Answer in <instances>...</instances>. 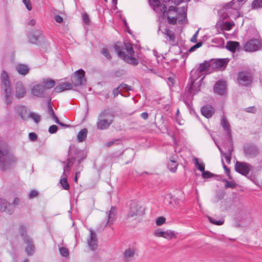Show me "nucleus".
I'll return each instance as SVG.
<instances>
[{
	"instance_id": "obj_1",
	"label": "nucleus",
	"mask_w": 262,
	"mask_h": 262,
	"mask_svg": "<svg viewBox=\"0 0 262 262\" xmlns=\"http://www.w3.org/2000/svg\"><path fill=\"white\" fill-rule=\"evenodd\" d=\"M201 73L196 69H193L190 72V77L185 88L186 93L183 96V102L189 109L192 107L193 96L201 90L202 82L204 79V77L200 78Z\"/></svg>"
},
{
	"instance_id": "obj_2",
	"label": "nucleus",
	"mask_w": 262,
	"mask_h": 262,
	"mask_svg": "<svg viewBox=\"0 0 262 262\" xmlns=\"http://www.w3.org/2000/svg\"><path fill=\"white\" fill-rule=\"evenodd\" d=\"M17 162V159L12 154H10L8 145L0 141V166L5 169L14 166Z\"/></svg>"
},
{
	"instance_id": "obj_3",
	"label": "nucleus",
	"mask_w": 262,
	"mask_h": 262,
	"mask_svg": "<svg viewBox=\"0 0 262 262\" xmlns=\"http://www.w3.org/2000/svg\"><path fill=\"white\" fill-rule=\"evenodd\" d=\"M114 115L110 109L102 110L99 114L96 122L97 128L99 130H105L110 127L113 122Z\"/></svg>"
},
{
	"instance_id": "obj_4",
	"label": "nucleus",
	"mask_w": 262,
	"mask_h": 262,
	"mask_svg": "<svg viewBox=\"0 0 262 262\" xmlns=\"http://www.w3.org/2000/svg\"><path fill=\"white\" fill-rule=\"evenodd\" d=\"M246 0H232L228 3L226 4L223 8L219 11L220 14H222L223 18L225 19L232 16L234 12H237L239 8L245 2Z\"/></svg>"
},
{
	"instance_id": "obj_5",
	"label": "nucleus",
	"mask_w": 262,
	"mask_h": 262,
	"mask_svg": "<svg viewBox=\"0 0 262 262\" xmlns=\"http://www.w3.org/2000/svg\"><path fill=\"white\" fill-rule=\"evenodd\" d=\"M2 79V89L5 92V101L7 105H9L12 102V92L10 86V82L9 80V77L7 73L3 71L1 74Z\"/></svg>"
},
{
	"instance_id": "obj_6",
	"label": "nucleus",
	"mask_w": 262,
	"mask_h": 262,
	"mask_svg": "<svg viewBox=\"0 0 262 262\" xmlns=\"http://www.w3.org/2000/svg\"><path fill=\"white\" fill-rule=\"evenodd\" d=\"M86 158V154L83 150L76 149L74 156L69 158L67 163L63 169V175L68 171H70L71 167L75 162L81 163Z\"/></svg>"
},
{
	"instance_id": "obj_7",
	"label": "nucleus",
	"mask_w": 262,
	"mask_h": 262,
	"mask_svg": "<svg viewBox=\"0 0 262 262\" xmlns=\"http://www.w3.org/2000/svg\"><path fill=\"white\" fill-rule=\"evenodd\" d=\"M253 78V74L249 70H245L239 72L237 80L239 85L248 86L251 84Z\"/></svg>"
},
{
	"instance_id": "obj_8",
	"label": "nucleus",
	"mask_w": 262,
	"mask_h": 262,
	"mask_svg": "<svg viewBox=\"0 0 262 262\" xmlns=\"http://www.w3.org/2000/svg\"><path fill=\"white\" fill-rule=\"evenodd\" d=\"M19 232L25 242L27 245L25 249L26 252L28 255H31L34 251L32 239L26 235V229L24 226L20 225L19 226Z\"/></svg>"
},
{
	"instance_id": "obj_9",
	"label": "nucleus",
	"mask_w": 262,
	"mask_h": 262,
	"mask_svg": "<svg viewBox=\"0 0 262 262\" xmlns=\"http://www.w3.org/2000/svg\"><path fill=\"white\" fill-rule=\"evenodd\" d=\"M114 49L119 57L126 62L133 66H137L138 64V61L136 58L133 57L132 56H128L125 54L124 52H122V47L120 46L115 45Z\"/></svg>"
},
{
	"instance_id": "obj_10",
	"label": "nucleus",
	"mask_w": 262,
	"mask_h": 262,
	"mask_svg": "<svg viewBox=\"0 0 262 262\" xmlns=\"http://www.w3.org/2000/svg\"><path fill=\"white\" fill-rule=\"evenodd\" d=\"M262 47V41L259 39L252 38L247 41L244 46V50L246 52H253L260 50Z\"/></svg>"
},
{
	"instance_id": "obj_11",
	"label": "nucleus",
	"mask_w": 262,
	"mask_h": 262,
	"mask_svg": "<svg viewBox=\"0 0 262 262\" xmlns=\"http://www.w3.org/2000/svg\"><path fill=\"white\" fill-rule=\"evenodd\" d=\"M84 75L85 72L81 69L75 72L74 79L72 80V84L74 86H79L85 84L86 80Z\"/></svg>"
},
{
	"instance_id": "obj_12",
	"label": "nucleus",
	"mask_w": 262,
	"mask_h": 262,
	"mask_svg": "<svg viewBox=\"0 0 262 262\" xmlns=\"http://www.w3.org/2000/svg\"><path fill=\"white\" fill-rule=\"evenodd\" d=\"M251 168L252 166L246 162L236 161L235 165V171L245 176L249 174Z\"/></svg>"
},
{
	"instance_id": "obj_13",
	"label": "nucleus",
	"mask_w": 262,
	"mask_h": 262,
	"mask_svg": "<svg viewBox=\"0 0 262 262\" xmlns=\"http://www.w3.org/2000/svg\"><path fill=\"white\" fill-rule=\"evenodd\" d=\"M148 2L150 6L157 13L163 16L165 15L167 12V7L165 5L161 4L159 0H148Z\"/></svg>"
},
{
	"instance_id": "obj_14",
	"label": "nucleus",
	"mask_w": 262,
	"mask_h": 262,
	"mask_svg": "<svg viewBox=\"0 0 262 262\" xmlns=\"http://www.w3.org/2000/svg\"><path fill=\"white\" fill-rule=\"evenodd\" d=\"M1 210L9 214H11L14 211V206L7 202L5 199H0Z\"/></svg>"
},
{
	"instance_id": "obj_15",
	"label": "nucleus",
	"mask_w": 262,
	"mask_h": 262,
	"mask_svg": "<svg viewBox=\"0 0 262 262\" xmlns=\"http://www.w3.org/2000/svg\"><path fill=\"white\" fill-rule=\"evenodd\" d=\"M244 149L245 156L248 158H254L259 153L257 147L253 145H247L245 146Z\"/></svg>"
},
{
	"instance_id": "obj_16",
	"label": "nucleus",
	"mask_w": 262,
	"mask_h": 262,
	"mask_svg": "<svg viewBox=\"0 0 262 262\" xmlns=\"http://www.w3.org/2000/svg\"><path fill=\"white\" fill-rule=\"evenodd\" d=\"M210 62L211 69L214 70L225 68L228 63V61L225 58L211 60Z\"/></svg>"
},
{
	"instance_id": "obj_17",
	"label": "nucleus",
	"mask_w": 262,
	"mask_h": 262,
	"mask_svg": "<svg viewBox=\"0 0 262 262\" xmlns=\"http://www.w3.org/2000/svg\"><path fill=\"white\" fill-rule=\"evenodd\" d=\"M46 88L42 84H37L33 86L32 90V94L34 96L43 98L45 97Z\"/></svg>"
},
{
	"instance_id": "obj_18",
	"label": "nucleus",
	"mask_w": 262,
	"mask_h": 262,
	"mask_svg": "<svg viewBox=\"0 0 262 262\" xmlns=\"http://www.w3.org/2000/svg\"><path fill=\"white\" fill-rule=\"evenodd\" d=\"M213 90L214 93L218 95H224L226 91V85L225 82L223 80H219L216 81L214 86Z\"/></svg>"
},
{
	"instance_id": "obj_19",
	"label": "nucleus",
	"mask_w": 262,
	"mask_h": 262,
	"mask_svg": "<svg viewBox=\"0 0 262 262\" xmlns=\"http://www.w3.org/2000/svg\"><path fill=\"white\" fill-rule=\"evenodd\" d=\"M43 37L41 32L39 30H36L29 33L28 35V39L29 42L36 44L39 39L43 38Z\"/></svg>"
},
{
	"instance_id": "obj_20",
	"label": "nucleus",
	"mask_w": 262,
	"mask_h": 262,
	"mask_svg": "<svg viewBox=\"0 0 262 262\" xmlns=\"http://www.w3.org/2000/svg\"><path fill=\"white\" fill-rule=\"evenodd\" d=\"M90 236L88 239V244L89 247L93 251L96 250L97 248V238L96 234L91 229H90Z\"/></svg>"
},
{
	"instance_id": "obj_21",
	"label": "nucleus",
	"mask_w": 262,
	"mask_h": 262,
	"mask_svg": "<svg viewBox=\"0 0 262 262\" xmlns=\"http://www.w3.org/2000/svg\"><path fill=\"white\" fill-rule=\"evenodd\" d=\"M154 234L156 236L162 237L166 239H171L176 236L174 231L171 230L163 231L159 230H157L154 232Z\"/></svg>"
},
{
	"instance_id": "obj_22",
	"label": "nucleus",
	"mask_w": 262,
	"mask_h": 262,
	"mask_svg": "<svg viewBox=\"0 0 262 262\" xmlns=\"http://www.w3.org/2000/svg\"><path fill=\"white\" fill-rule=\"evenodd\" d=\"M221 125L223 128L224 130L226 132L228 138L229 139H231L232 135L230 125L226 117L224 115H223L222 117L221 120Z\"/></svg>"
},
{
	"instance_id": "obj_23",
	"label": "nucleus",
	"mask_w": 262,
	"mask_h": 262,
	"mask_svg": "<svg viewBox=\"0 0 262 262\" xmlns=\"http://www.w3.org/2000/svg\"><path fill=\"white\" fill-rule=\"evenodd\" d=\"M51 99H50L48 101V110L49 114L52 117V118L54 120L55 123H57L58 124H59L62 126L67 127L68 126L67 125L64 124L63 123L60 122L58 118L55 114L53 109L52 108V105H51Z\"/></svg>"
},
{
	"instance_id": "obj_24",
	"label": "nucleus",
	"mask_w": 262,
	"mask_h": 262,
	"mask_svg": "<svg viewBox=\"0 0 262 262\" xmlns=\"http://www.w3.org/2000/svg\"><path fill=\"white\" fill-rule=\"evenodd\" d=\"M201 114L207 118H211L214 114V109L210 105H206L201 109Z\"/></svg>"
},
{
	"instance_id": "obj_25",
	"label": "nucleus",
	"mask_w": 262,
	"mask_h": 262,
	"mask_svg": "<svg viewBox=\"0 0 262 262\" xmlns=\"http://www.w3.org/2000/svg\"><path fill=\"white\" fill-rule=\"evenodd\" d=\"M117 211V208L115 207H111V210L107 213L106 226H111L113 224L116 219Z\"/></svg>"
},
{
	"instance_id": "obj_26",
	"label": "nucleus",
	"mask_w": 262,
	"mask_h": 262,
	"mask_svg": "<svg viewBox=\"0 0 262 262\" xmlns=\"http://www.w3.org/2000/svg\"><path fill=\"white\" fill-rule=\"evenodd\" d=\"M73 86L72 83L64 82L56 86L54 91L56 93H61L65 91L72 90Z\"/></svg>"
},
{
	"instance_id": "obj_27",
	"label": "nucleus",
	"mask_w": 262,
	"mask_h": 262,
	"mask_svg": "<svg viewBox=\"0 0 262 262\" xmlns=\"http://www.w3.org/2000/svg\"><path fill=\"white\" fill-rule=\"evenodd\" d=\"M163 33L166 35L168 38V41L170 45L172 46H176L177 44V41L176 40V36L174 32L169 30L168 28H166Z\"/></svg>"
},
{
	"instance_id": "obj_28",
	"label": "nucleus",
	"mask_w": 262,
	"mask_h": 262,
	"mask_svg": "<svg viewBox=\"0 0 262 262\" xmlns=\"http://www.w3.org/2000/svg\"><path fill=\"white\" fill-rule=\"evenodd\" d=\"M136 253L134 248H128L126 249L123 253L124 259L126 262L129 261L133 259Z\"/></svg>"
},
{
	"instance_id": "obj_29",
	"label": "nucleus",
	"mask_w": 262,
	"mask_h": 262,
	"mask_svg": "<svg viewBox=\"0 0 262 262\" xmlns=\"http://www.w3.org/2000/svg\"><path fill=\"white\" fill-rule=\"evenodd\" d=\"M26 94V89L21 83H17L16 85L15 96L17 98L24 97Z\"/></svg>"
},
{
	"instance_id": "obj_30",
	"label": "nucleus",
	"mask_w": 262,
	"mask_h": 262,
	"mask_svg": "<svg viewBox=\"0 0 262 262\" xmlns=\"http://www.w3.org/2000/svg\"><path fill=\"white\" fill-rule=\"evenodd\" d=\"M186 9L185 7L181 8V11L176 15L177 20L180 24H183L186 19Z\"/></svg>"
},
{
	"instance_id": "obj_31",
	"label": "nucleus",
	"mask_w": 262,
	"mask_h": 262,
	"mask_svg": "<svg viewBox=\"0 0 262 262\" xmlns=\"http://www.w3.org/2000/svg\"><path fill=\"white\" fill-rule=\"evenodd\" d=\"M16 71L20 75H26L29 71V68L27 65L20 63L16 66Z\"/></svg>"
},
{
	"instance_id": "obj_32",
	"label": "nucleus",
	"mask_w": 262,
	"mask_h": 262,
	"mask_svg": "<svg viewBox=\"0 0 262 262\" xmlns=\"http://www.w3.org/2000/svg\"><path fill=\"white\" fill-rule=\"evenodd\" d=\"M213 140H214L215 143L216 144V145H217V146L218 147V148L221 152V155H223L224 156L225 160H226V162L228 163V164H230V162H231V155H232V151L233 150V148H231V149H229L228 150V152L227 154H225V153H224L222 149H221V148L217 145V143L216 142H215L214 139L212 137Z\"/></svg>"
},
{
	"instance_id": "obj_33",
	"label": "nucleus",
	"mask_w": 262,
	"mask_h": 262,
	"mask_svg": "<svg viewBox=\"0 0 262 262\" xmlns=\"http://www.w3.org/2000/svg\"><path fill=\"white\" fill-rule=\"evenodd\" d=\"M139 207L135 204H132L130 205V210L127 214V218L134 217L138 214Z\"/></svg>"
},
{
	"instance_id": "obj_34",
	"label": "nucleus",
	"mask_w": 262,
	"mask_h": 262,
	"mask_svg": "<svg viewBox=\"0 0 262 262\" xmlns=\"http://www.w3.org/2000/svg\"><path fill=\"white\" fill-rule=\"evenodd\" d=\"M16 110L22 119L24 120H27L29 119V115H27V108L26 106H19L17 107Z\"/></svg>"
},
{
	"instance_id": "obj_35",
	"label": "nucleus",
	"mask_w": 262,
	"mask_h": 262,
	"mask_svg": "<svg viewBox=\"0 0 262 262\" xmlns=\"http://www.w3.org/2000/svg\"><path fill=\"white\" fill-rule=\"evenodd\" d=\"M117 45L122 47V50H125L126 51V52L127 53V55H134L135 52L133 48L132 45L130 43H124L123 46L120 43ZM122 52L123 51H122Z\"/></svg>"
},
{
	"instance_id": "obj_36",
	"label": "nucleus",
	"mask_w": 262,
	"mask_h": 262,
	"mask_svg": "<svg viewBox=\"0 0 262 262\" xmlns=\"http://www.w3.org/2000/svg\"><path fill=\"white\" fill-rule=\"evenodd\" d=\"M239 44L236 41H228L226 45V49L231 52H235L236 49L239 47Z\"/></svg>"
},
{
	"instance_id": "obj_37",
	"label": "nucleus",
	"mask_w": 262,
	"mask_h": 262,
	"mask_svg": "<svg viewBox=\"0 0 262 262\" xmlns=\"http://www.w3.org/2000/svg\"><path fill=\"white\" fill-rule=\"evenodd\" d=\"M88 130L86 128L81 129L77 135V140L79 142L83 141L87 136Z\"/></svg>"
},
{
	"instance_id": "obj_38",
	"label": "nucleus",
	"mask_w": 262,
	"mask_h": 262,
	"mask_svg": "<svg viewBox=\"0 0 262 262\" xmlns=\"http://www.w3.org/2000/svg\"><path fill=\"white\" fill-rule=\"evenodd\" d=\"M210 63V61H205L203 63H200L198 68L196 69V70H199V71L201 73L204 72L207 70H209V69H211Z\"/></svg>"
},
{
	"instance_id": "obj_39",
	"label": "nucleus",
	"mask_w": 262,
	"mask_h": 262,
	"mask_svg": "<svg viewBox=\"0 0 262 262\" xmlns=\"http://www.w3.org/2000/svg\"><path fill=\"white\" fill-rule=\"evenodd\" d=\"M178 165V164L177 161L173 160H170L168 163L167 167L170 171L174 172L177 171Z\"/></svg>"
},
{
	"instance_id": "obj_40",
	"label": "nucleus",
	"mask_w": 262,
	"mask_h": 262,
	"mask_svg": "<svg viewBox=\"0 0 262 262\" xmlns=\"http://www.w3.org/2000/svg\"><path fill=\"white\" fill-rule=\"evenodd\" d=\"M43 83L46 88L50 89L54 87L55 85V82L52 79H45L43 81Z\"/></svg>"
},
{
	"instance_id": "obj_41",
	"label": "nucleus",
	"mask_w": 262,
	"mask_h": 262,
	"mask_svg": "<svg viewBox=\"0 0 262 262\" xmlns=\"http://www.w3.org/2000/svg\"><path fill=\"white\" fill-rule=\"evenodd\" d=\"M223 181L225 182V187L226 188H230L233 189L235 188L236 187V184L234 181H229L227 179H225L223 180Z\"/></svg>"
},
{
	"instance_id": "obj_42",
	"label": "nucleus",
	"mask_w": 262,
	"mask_h": 262,
	"mask_svg": "<svg viewBox=\"0 0 262 262\" xmlns=\"http://www.w3.org/2000/svg\"><path fill=\"white\" fill-rule=\"evenodd\" d=\"M60 183L63 189L67 190L69 189L70 186L67 178H63L61 179L60 180Z\"/></svg>"
},
{
	"instance_id": "obj_43",
	"label": "nucleus",
	"mask_w": 262,
	"mask_h": 262,
	"mask_svg": "<svg viewBox=\"0 0 262 262\" xmlns=\"http://www.w3.org/2000/svg\"><path fill=\"white\" fill-rule=\"evenodd\" d=\"M28 117L29 118H31L36 123H38L40 120V116L34 113H30Z\"/></svg>"
},
{
	"instance_id": "obj_44",
	"label": "nucleus",
	"mask_w": 262,
	"mask_h": 262,
	"mask_svg": "<svg viewBox=\"0 0 262 262\" xmlns=\"http://www.w3.org/2000/svg\"><path fill=\"white\" fill-rule=\"evenodd\" d=\"M252 9H258L262 8V0H254L252 3Z\"/></svg>"
},
{
	"instance_id": "obj_45",
	"label": "nucleus",
	"mask_w": 262,
	"mask_h": 262,
	"mask_svg": "<svg viewBox=\"0 0 262 262\" xmlns=\"http://www.w3.org/2000/svg\"><path fill=\"white\" fill-rule=\"evenodd\" d=\"M195 165L198 168V169L200 170L202 172L205 170V164L202 163H200L198 161V159L195 158Z\"/></svg>"
},
{
	"instance_id": "obj_46",
	"label": "nucleus",
	"mask_w": 262,
	"mask_h": 262,
	"mask_svg": "<svg viewBox=\"0 0 262 262\" xmlns=\"http://www.w3.org/2000/svg\"><path fill=\"white\" fill-rule=\"evenodd\" d=\"M234 25V24L231 23L230 22L226 21L223 24V29L229 31L231 29L232 27Z\"/></svg>"
},
{
	"instance_id": "obj_47",
	"label": "nucleus",
	"mask_w": 262,
	"mask_h": 262,
	"mask_svg": "<svg viewBox=\"0 0 262 262\" xmlns=\"http://www.w3.org/2000/svg\"><path fill=\"white\" fill-rule=\"evenodd\" d=\"M101 53L104 56H105L107 59H111L112 57L108 51V50L105 48H103L101 50Z\"/></svg>"
},
{
	"instance_id": "obj_48",
	"label": "nucleus",
	"mask_w": 262,
	"mask_h": 262,
	"mask_svg": "<svg viewBox=\"0 0 262 262\" xmlns=\"http://www.w3.org/2000/svg\"><path fill=\"white\" fill-rule=\"evenodd\" d=\"M59 252L60 254L64 257H67L69 256V250H68V249L64 247L60 248Z\"/></svg>"
},
{
	"instance_id": "obj_49",
	"label": "nucleus",
	"mask_w": 262,
	"mask_h": 262,
	"mask_svg": "<svg viewBox=\"0 0 262 262\" xmlns=\"http://www.w3.org/2000/svg\"><path fill=\"white\" fill-rule=\"evenodd\" d=\"M202 177L204 179H209L214 176V174L209 171L204 170L202 172Z\"/></svg>"
},
{
	"instance_id": "obj_50",
	"label": "nucleus",
	"mask_w": 262,
	"mask_h": 262,
	"mask_svg": "<svg viewBox=\"0 0 262 262\" xmlns=\"http://www.w3.org/2000/svg\"><path fill=\"white\" fill-rule=\"evenodd\" d=\"M222 165H223V168L224 169V170H225V172L226 173L227 176L228 177L229 179H231L232 178L230 175V169L228 168L227 167V166L225 164L223 159L222 160Z\"/></svg>"
},
{
	"instance_id": "obj_51",
	"label": "nucleus",
	"mask_w": 262,
	"mask_h": 262,
	"mask_svg": "<svg viewBox=\"0 0 262 262\" xmlns=\"http://www.w3.org/2000/svg\"><path fill=\"white\" fill-rule=\"evenodd\" d=\"M209 221L211 223L216 225H221L224 223V220H220L217 221L215 219L212 218V217H210L209 219Z\"/></svg>"
},
{
	"instance_id": "obj_52",
	"label": "nucleus",
	"mask_w": 262,
	"mask_h": 262,
	"mask_svg": "<svg viewBox=\"0 0 262 262\" xmlns=\"http://www.w3.org/2000/svg\"><path fill=\"white\" fill-rule=\"evenodd\" d=\"M120 142V139H113V140L106 143L105 146H107V147H108L114 144H118Z\"/></svg>"
},
{
	"instance_id": "obj_53",
	"label": "nucleus",
	"mask_w": 262,
	"mask_h": 262,
	"mask_svg": "<svg viewBox=\"0 0 262 262\" xmlns=\"http://www.w3.org/2000/svg\"><path fill=\"white\" fill-rule=\"evenodd\" d=\"M167 20L169 24L174 25L177 23V19L176 16L170 17L167 15Z\"/></svg>"
},
{
	"instance_id": "obj_54",
	"label": "nucleus",
	"mask_w": 262,
	"mask_h": 262,
	"mask_svg": "<svg viewBox=\"0 0 262 262\" xmlns=\"http://www.w3.org/2000/svg\"><path fill=\"white\" fill-rule=\"evenodd\" d=\"M165 222V219L163 216H160L157 218L156 220V225L158 226H161Z\"/></svg>"
},
{
	"instance_id": "obj_55",
	"label": "nucleus",
	"mask_w": 262,
	"mask_h": 262,
	"mask_svg": "<svg viewBox=\"0 0 262 262\" xmlns=\"http://www.w3.org/2000/svg\"><path fill=\"white\" fill-rule=\"evenodd\" d=\"M57 129V126L56 125H52L49 127V132L52 134H55L56 133Z\"/></svg>"
},
{
	"instance_id": "obj_56",
	"label": "nucleus",
	"mask_w": 262,
	"mask_h": 262,
	"mask_svg": "<svg viewBox=\"0 0 262 262\" xmlns=\"http://www.w3.org/2000/svg\"><path fill=\"white\" fill-rule=\"evenodd\" d=\"M23 3L29 11H30L32 7L30 0H23Z\"/></svg>"
},
{
	"instance_id": "obj_57",
	"label": "nucleus",
	"mask_w": 262,
	"mask_h": 262,
	"mask_svg": "<svg viewBox=\"0 0 262 262\" xmlns=\"http://www.w3.org/2000/svg\"><path fill=\"white\" fill-rule=\"evenodd\" d=\"M82 17L83 22L86 25L89 24L90 23V18L88 14L86 13H83L82 15Z\"/></svg>"
},
{
	"instance_id": "obj_58",
	"label": "nucleus",
	"mask_w": 262,
	"mask_h": 262,
	"mask_svg": "<svg viewBox=\"0 0 262 262\" xmlns=\"http://www.w3.org/2000/svg\"><path fill=\"white\" fill-rule=\"evenodd\" d=\"M119 88H120V90H132V89L130 88V86L128 85L127 84L125 83H121L119 85Z\"/></svg>"
},
{
	"instance_id": "obj_59",
	"label": "nucleus",
	"mask_w": 262,
	"mask_h": 262,
	"mask_svg": "<svg viewBox=\"0 0 262 262\" xmlns=\"http://www.w3.org/2000/svg\"><path fill=\"white\" fill-rule=\"evenodd\" d=\"M81 163L77 162L76 165L75 167V171H79L80 172L83 169V166L81 165Z\"/></svg>"
},
{
	"instance_id": "obj_60",
	"label": "nucleus",
	"mask_w": 262,
	"mask_h": 262,
	"mask_svg": "<svg viewBox=\"0 0 262 262\" xmlns=\"http://www.w3.org/2000/svg\"><path fill=\"white\" fill-rule=\"evenodd\" d=\"M202 46V42H197L196 44H195L193 47H192L189 51H194L196 49H198L199 48H200V47H201Z\"/></svg>"
},
{
	"instance_id": "obj_61",
	"label": "nucleus",
	"mask_w": 262,
	"mask_h": 262,
	"mask_svg": "<svg viewBox=\"0 0 262 262\" xmlns=\"http://www.w3.org/2000/svg\"><path fill=\"white\" fill-rule=\"evenodd\" d=\"M29 138L31 141H35L37 138V136L35 133H30L29 134Z\"/></svg>"
},
{
	"instance_id": "obj_62",
	"label": "nucleus",
	"mask_w": 262,
	"mask_h": 262,
	"mask_svg": "<svg viewBox=\"0 0 262 262\" xmlns=\"http://www.w3.org/2000/svg\"><path fill=\"white\" fill-rule=\"evenodd\" d=\"M37 195H38V192L36 190H32L30 191V192L29 194V196L30 198H33L36 197V196H37Z\"/></svg>"
},
{
	"instance_id": "obj_63",
	"label": "nucleus",
	"mask_w": 262,
	"mask_h": 262,
	"mask_svg": "<svg viewBox=\"0 0 262 262\" xmlns=\"http://www.w3.org/2000/svg\"><path fill=\"white\" fill-rule=\"evenodd\" d=\"M199 31V30H198L196 31V32L194 34V35L192 36V37H191V38L190 39L191 42H194V43L196 42L197 37H198Z\"/></svg>"
},
{
	"instance_id": "obj_64",
	"label": "nucleus",
	"mask_w": 262,
	"mask_h": 262,
	"mask_svg": "<svg viewBox=\"0 0 262 262\" xmlns=\"http://www.w3.org/2000/svg\"><path fill=\"white\" fill-rule=\"evenodd\" d=\"M245 111L248 113H255L256 112V108L254 106L248 107L245 108Z\"/></svg>"
}]
</instances>
